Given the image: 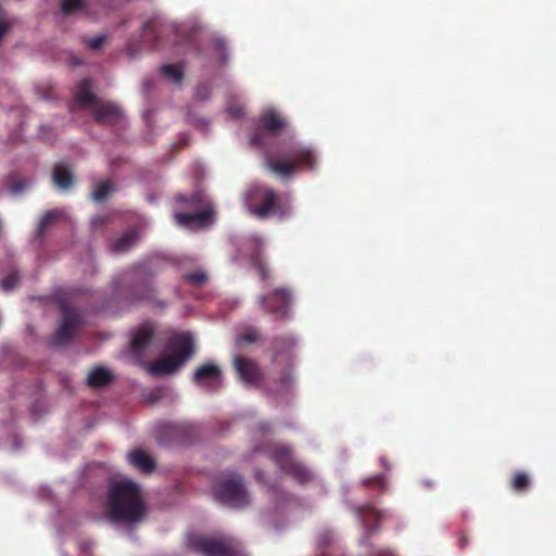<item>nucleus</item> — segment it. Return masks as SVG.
Returning <instances> with one entry per match:
<instances>
[{
  "label": "nucleus",
  "mask_w": 556,
  "mask_h": 556,
  "mask_svg": "<svg viewBox=\"0 0 556 556\" xmlns=\"http://www.w3.org/2000/svg\"><path fill=\"white\" fill-rule=\"evenodd\" d=\"M108 511L113 521H141L146 515V505L139 486L131 481L114 483L109 492Z\"/></svg>",
  "instance_id": "1"
},
{
  "label": "nucleus",
  "mask_w": 556,
  "mask_h": 556,
  "mask_svg": "<svg viewBox=\"0 0 556 556\" xmlns=\"http://www.w3.org/2000/svg\"><path fill=\"white\" fill-rule=\"evenodd\" d=\"M264 162L269 172L289 178L300 169L314 170L317 166V156L309 147L289 143L276 154L266 153Z\"/></svg>",
  "instance_id": "2"
},
{
  "label": "nucleus",
  "mask_w": 556,
  "mask_h": 556,
  "mask_svg": "<svg viewBox=\"0 0 556 556\" xmlns=\"http://www.w3.org/2000/svg\"><path fill=\"white\" fill-rule=\"evenodd\" d=\"M169 355L152 362L149 372L152 376H167L177 371L194 354V342L189 333L173 336L167 344Z\"/></svg>",
  "instance_id": "3"
},
{
  "label": "nucleus",
  "mask_w": 556,
  "mask_h": 556,
  "mask_svg": "<svg viewBox=\"0 0 556 556\" xmlns=\"http://www.w3.org/2000/svg\"><path fill=\"white\" fill-rule=\"evenodd\" d=\"M245 205L249 212L258 218L273 215L286 216L289 210L281 205L278 193L265 185H253L245 192Z\"/></svg>",
  "instance_id": "4"
},
{
  "label": "nucleus",
  "mask_w": 556,
  "mask_h": 556,
  "mask_svg": "<svg viewBox=\"0 0 556 556\" xmlns=\"http://www.w3.org/2000/svg\"><path fill=\"white\" fill-rule=\"evenodd\" d=\"M264 451L281 472L291 477L298 483L307 484L313 480L312 471L294 458L290 446L274 443L266 446Z\"/></svg>",
  "instance_id": "5"
},
{
  "label": "nucleus",
  "mask_w": 556,
  "mask_h": 556,
  "mask_svg": "<svg viewBox=\"0 0 556 556\" xmlns=\"http://www.w3.org/2000/svg\"><path fill=\"white\" fill-rule=\"evenodd\" d=\"M125 280H129L127 298L131 301L152 300L155 293L153 278L156 273L152 271L143 263H138L125 271Z\"/></svg>",
  "instance_id": "6"
},
{
  "label": "nucleus",
  "mask_w": 556,
  "mask_h": 556,
  "mask_svg": "<svg viewBox=\"0 0 556 556\" xmlns=\"http://www.w3.org/2000/svg\"><path fill=\"white\" fill-rule=\"evenodd\" d=\"M189 544L203 556H241L240 543L230 536H194Z\"/></svg>",
  "instance_id": "7"
},
{
  "label": "nucleus",
  "mask_w": 556,
  "mask_h": 556,
  "mask_svg": "<svg viewBox=\"0 0 556 556\" xmlns=\"http://www.w3.org/2000/svg\"><path fill=\"white\" fill-rule=\"evenodd\" d=\"M213 493L216 501L230 507L240 508L249 504V494L241 476L219 481Z\"/></svg>",
  "instance_id": "8"
},
{
  "label": "nucleus",
  "mask_w": 556,
  "mask_h": 556,
  "mask_svg": "<svg viewBox=\"0 0 556 556\" xmlns=\"http://www.w3.org/2000/svg\"><path fill=\"white\" fill-rule=\"evenodd\" d=\"M260 306L276 319H285L289 317L290 306L292 303V293L286 287L274 289L267 294L257 298Z\"/></svg>",
  "instance_id": "9"
},
{
  "label": "nucleus",
  "mask_w": 556,
  "mask_h": 556,
  "mask_svg": "<svg viewBox=\"0 0 556 556\" xmlns=\"http://www.w3.org/2000/svg\"><path fill=\"white\" fill-rule=\"evenodd\" d=\"M287 126V122L273 109L265 111L258 118L257 127L251 135V143L255 147H263L266 143L265 132L270 135L280 134Z\"/></svg>",
  "instance_id": "10"
},
{
  "label": "nucleus",
  "mask_w": 556,
  "mask_h": 556,
  "mask_svg": "<svg viewBox=\"0 0 556 556\" xmlns=\"http://www.w3.org/2000/svg\"><path fill=\"white\" fill-rule=\"evenodd\" d=\"M83 323V316L78 309L64 306L62 308V321L52 338V343L56 346L68 344Z\"/></svg>",
  "instance_id": "11"
},
{
  "label": "nucleus",
  "mask_w": 556,
  "mask_h": 556,
  "mask_svg": "<svg viewBox=\"0 0 556 556\" xmlns=\"http://www.w3.org/2000/svg\"><path fill=\"white\" fill-rule=\"evenodd\" d=\"M89 111L94 121L100 125L113 126L123 119V111L117 104L111 101L100 99L94 102Z\"/></svg>",
  "instance_id": "12"
},
{
  "label": "nucleus",
  "mask_w": 556,
  "mask_h": 556,
  "mask_svg": "<svg viewBox=\"0 0 556 556\" xmlns=\"http://www.w3.org/2000/svg\"><path fill=\"white\" fill-rule=\"evenodd\" d=\"M192 381L198 386L217 390L222 383V370L213 363L202 364L194 370Z\"/></svg>",
  "instance_id": "13"
},
{
  "label": "nucleus",
  "mask_w": 556,
  "mask_h": 556,
  "mask_svg": "<svg viewBox=\"0 0 556 556\" xmlns=\"http://www.w3.org/2000/svg\"><path fill=\"white\" fill-rule=\"evenodd\" d=\"M233 366L240 379L248 384H256L263 378L261 368L258 367L256 362H254L251 358L236 356L233 359Z\"/></svg>",
  "instance_id": "14"
},
{
  "label": "nucleus",
  "mask_w": 556,
  "mask_h": 556,
  "mask_svg": "<svg viewBox=\"0 0 556 556\" xmlns=\"http://www.w3.org/2000/svg\"><path fill=\"white\" fill-rule=\"evenodd\" d=\"M214 211L211 207L203 208L195 213H177L176 222L187 228H201L213 222Z\"/></svg>",
  "instance_id": "15"
},
{
  "label": "nucleus",
  "mask_w": 556,
  "mask_h": 556,
  "mask_svg": "<svg viewBox=\"0 0 556 556\" xmlns=\"http://www.w3.org/2000/svg\"><path fill=\"white\" fill-rule=\"evenodd\" d=\"M75 100L79 109L87 110H90L94 102L100 100L92 91V81L90 78H85L78 84Z\"/></svg>",
  "instance_id": "16"
},
{
  "label": "nucleus",
  "mask_w": 556,
  "mask_h": 556,
  "mask_svg": "<svg viewBox=\"0 0 556 556\" xmlns=\"http://www.w3.org/2000/svg\"><path fill=\"white\" fill-rule=\"evenodd\" d=\"M153 338V330L150 327H141L135 333L130 341V352L136 357L143 356L147 348Z\"/></svg>",
  "instance_id": "17"
},
{
  "label": "nucleus",
  "mask_w": 556,
  "mask_h": 556,
  "mask_svg": "<svg viewBox=\"0 0 556 556\" xmlns=\"http://www.w3.org/2000/svg\"><path fill=\"white\" fill-rule=\"evenodd\" d=\"M127 458L131 466L144 473L152 472L156 465L155 460L140 448L129 452Z\"/></svg>",
  "instance_id": "18"
},
{
  "label": "nucleus",
  "mask_w": 556,
  "mask_h": 556,
  "mask_svg": "<svg viewBox=\"0 0 556 556\" xmlns=\"http://www.w3.org/2000/svg\"><path fill=\"white\" fill-rule=\"evenodd\" d=\"M112 379L113 375L109 369L97 367L89 372L87 377V384L93 389L102 388L110 384Z\"/></svg>",
  "instance_id": "19"
},
{
  "label": "nucleus",
  "mask_w": 556,
  "mask_h": 556,
  "mask_svg": "<svg viewBox=\"0 0 556 556\" xmlns=\"http://www.w3.org/2000/svg\"><path fill=\"white\" fill-rule=\"evenodd\" d=\"M137 241V230H129L111 242V250L114 253H124L131 249Z\"/></svg>",
  "instance_id": "20"
},
{
  "label": "nucleus",
  "mask_w": 556,
  "mask_h": 556,
  "mask_svg": "<svg viewBox=\"0 0 556 556\" xmlns=\"http://www.w3.org/2000/svg\"><path fill=\"white\" fill-rule=\"evenodd\" d=\"M52 180L60 189H68L73 185V175L67 167L56 164L53 168Z\"/></svg>",
  "instance_id": "21"
},
{
  "label": "nucleus",
  "mask_w": 556,
  "mask_h": 556,
  "mask_svg": "<svg viewBox=\"0 0 556 556\" xmlns=\"http://www.w3.org/2000/svg\"><path fill=\"white\" fill-rule=\"evenodd\" d=\"M295 340L291 336H285V337H277L273 340L274 345V356L273 362H277L278 358L283 353H289V351L294 346Z\"/></svg>",
  "instance_id": "22"
},
{
  "label": "nucleus",
  "mask_w": 556,
  "mask_h": 556,
  "mask_svg": "<svg viewBox=\"0 0 556 556\" xmlns=\"http://www.w3.org/2000/svg\"><path fill=\"white\" fill-rule=\"evenodd\" d=\"M531 484V479L528 473L523 471H516L510 479V488L518 493L526 492Z\"/></svg>",
  "instance_id": "23"
},
{
  "label": "nucleus",
  "mask_w": 556,
  "mask_h": 556,
  "mask_svg": "<svg viewBox=\"0 0 556 556\" xmlns=\"http://www.w3.org/2000/svg\"><path fill=\"white\" fill-rule=\"evenodd\" d=\"M62 217V212L59 210H51L46 212L37 227V235L42 236L47 228Z\"/></svg>",
  "instance_id": "24"
},
{
  "label": "nucleus",
  "mask_w": 556,
  "mask_h": 556,
  "mask_svg": "<svg viewBox=\"0 0 556 556\" xmlns=\"http://www.w3.org/2000/svg\"><path fill=\"white\" fill-rule=\"evenodd\" d=\"M251 264L258 271L262 280L265 281L269 278V269L262 256V252L258 249L251 254Z\"/></svg>",
  "instance_id": "25"
},
{
  "label": "nucleus",
  "mask_w": 556,
  "mask_h": 556,
  "mask_svg": "<svg viewBox=\"0 0 556 556\" xmlns=\"http://www.w3.org/2000/svg\"><path fill=\"white\" fill-rule=\"evenodd\" d=\"M176 201L186 208L198 210L202 204V194L200 192H193L190 195L178 194Z\"/></svg>",
  "instance_id": "26"
},
{
  "label": "nucleus",
  "mask_w": 556,
  "mask_h": 556,
  "mask_svg": "<svg viewBox=\"0 0 556 556\" xmlns=\"http://www.w3.org/2000/svg\"><path fill=\"white\" fill-rule=\"evenodd\" d=\"M86 7V0H61V11L64 15L77 13L83 11Z\"/></svg>",
  "instance_id": "27"
},
{
  "label": "nucleus",
  "mask_w": 556,
  "mask_h": 556,
  "mask_svg": "<svg viewBox=\"0 0 556 556\" xmlns=\"http://www.w3.org/2000/svg\"><path fill=\"white\" fill-rule=\"evenodd\" d=\"M260 339L258 330L254 327L247 328L243 332L239 333L236 338L237 345H245L256 342Z\"/></svg>",
  "instance_id": "28"
},
{
  "label": "nucleus",
  "mask_w": 556,
  "mask_h": 556,
  "mask_svg": "<svg viewBox=\"0 0 556 556\" xmlns=\"http://www.w3.org/2000/svg\"><path fill=\"white\" fill-rule=\"evenodd\" d=\"M161 74L174 83H180L182 79V70L175 64H165L160 68Z\"/></svg>",
  "instance_id": "29"
},
{
  "label": "nucleus",
  "mask_w": 556,
  "mask_h": 556,
  "mask_svg": "<svg viewBox=\"0 0 556 556\" xmlns=\"http://www.w3.org/2000/svg\"><path fill=\"white\" fill-rule=\"evenodd\" d=\"M111 191H112L111 182L109 180L101 181L96 186V188L92 192V199L96 202H103L108 198V195L110 194Z\"/></svg>",
  "instance_id": "30"
},
{
  "label": "nucleus",
  "mask_w": 556,
  "mask_h": 556,
  "mask_svg": "<svg viewBox=\"0 0 556 556\" xmlns=\"http://www.w3.org/2000/svg\"><path fill=\"white\" fill-rule=\"evenodd\" d=\"M359 516L366 522V526L370 528V531L375 530V526L369 525V519H374L375 523L378 525L381 518V515L378 510L372 507H363L359 509Z\"/></svg>",
  "instance_id": "31"
},
{
  "label": "nucleus",
  "mask_w": 556,
  "mask_h": 556,
  "mask_svg": "<svg viewBox=\"0 0 556 556\" xmlns=\"http://www.w3.org/2000/svg\"><path fill=\"white\" fill-rule=\"evenodd\" d=\"M20 281V275L16 270L9 273L1 282V288L9 292L15 289Z\"/></svg>",
  "instance_id": "32"
},
{
  "label": "nucleus",
  "mask_w": 556,
  "mask_h": 556,
  "mask_svg": "<svg viewBox=\"0 0 556 556\" xmlns=\"http://www.w3.org/2000/svg\"><path fill=\"white\" fill-rule=\"evenodd\" d=\"M185 280L192 286L200 287L207 280V277H206L205 273H203L201 270H197V271L186 274Z\"/></svg>",
  "instance_id": "33"
},
{
  "label": "nucleus",
  "mask_w": 556,
  "mask_h": 556,
  "mask_svg": "<svg viewBox=\"0 0 556 556\" xmlns=\"http://www.w3.org/2000/svg\"><path fill=\"white\" fill-rule=\"evenodd\" d=\"M364 484L368 488H378V489L384 490L386 479L382 475H378V476L365 479Z\"/></svg>",
  "instance_id": "34"
},
{
  "label": "nucleus",
  "mask_w": 556,
  "mask_h": 556,
  "mask_svg": "<svg viewBox=\"0 0 556 556\" xmlns=\"http://www.w3.org/2000/svg\"><path fill=\"white\" fill-rule=\"evenodd\" d=\"M214 49L219 54L220 61L223 63H226V61H227V56H226L227 43H226V41L222 38H216L214 40Z\"/></svg>",
  "instance_id": "35"
},
{
  "label": "nucleus",
  "mask_w": 556,
  "mask_h": 556,
  "mask_svg": "<svg viewBox=\"0 0 556 556\" xmlns=\"http://www.w3.org/2000/svg\"><path fill=\"white\" fill-rule=\"evenodd\" d=\"M164 433L178 438L186 432V427L179 425H166L163 428Z\"/></svg>",
  "instance_id": "36"
},
{
  "label": "nucleus",
  "mask_w": 556,
  "mask_h": 556,
  "mask_svg": "<svg viewBox=\"0 0 556 556\" xmlns=\"http://www.w3.org/2000/svg\"><path fill=\"white\" fill-rule=\"evenodd\" d=\"M211 94V87L208 84H200L195 89V97L199 100H206Z\"/></svg>",
  "instance_id": "37"
},
{
  "label": "nucleus",
  "mask_w": 556,
  "mask_h": 556,
  "mask_svg": "<svg viewBox=\"0 0 556 556\" xmlns=\"http://www.w3.org/2000/svg\"><path fill=\"white\" fill-rule=\"evenodd\" d=\"M227 113L232 118H241L244 115V109L241 104H230L227 106Z\"/></svg>",
  "instance_id": "38"
},
{
  "label": "nucleus",
  "mask_w": 556,
  "mask_h": 556,
  "mask_svg": "<svg viewBox=\"0 0 556 556\" xmlns=\"http://www.w3.org/2000/svg\"><path fill=\"white\" fill-rule=\"evenodd\" d=\"M9 30V24L5 22V13L0 7V40L5 35V33Z\"/></svg>",
  "instance_id": "39"
},
{
  "label": "nucleus",
  "mask_w": 556,
  "mask_h": 556,
  "mask_svg": "<svg viewBox=\"0 0 556 556\" xmlns=\"http://www.w3.org/2000/svg\"><path fill=\"white\" fill-rule=\"evenodd\" d=\"M104 41H105L104 36H97V37L90 38L87 42L91 49L97 50V49L101 48V46L104 43Z\"/></svg>",
  "instance_id": "40"
},
{
  "label": "nucleus",
  "mask_w": 556,
  "mask_h": 556,
  "mask_svg": "<svg viewBox=\"0 0 556 556\" xmlns=\"http://www.w3.org/2000/svg\"><path fill=\"white\" fill-rule=\"evenodd\" d=\"M292 376L289 371L285 372L280 378L281 390H287L292 384Z\"/></svg>",
  "instance_id": "41"
},
{
  "label": "nucleus",
  "mask_w": 556,
  "mask_h": 556,
  "mask_svg": "<svg viewBox=\"0 0 556 556\" xmlns=\"http://www.w3.org/2000/svg\"><path fill=\"white\" fill-rule=\"evenodd\" d=\"M255 479H256L260 483H263V484H265V485H268V486H269L270 489H273V490L275 489V486H274V485H270V484L266 481V479H265V475H264L263 470H261V469L255 470Z\"/></svg>",
  "instance_id": "42"
},
{
  "label": "nucleus",
  "mask_w": 556,
  "mask_h": 556,
  "mask_svg": "<svg viewBox=\"0 0 556 556\" xmlns=\"http://www.w3.org/2000/svg\"><path fill=\"white\" fill-rule=\"evenodd\" d=\"M156 21L150 20L143 24V30L144 31H151L152 34H155L156 31Z\"/></svg>",
  "instance_id": "43"
},
{
  "label": "nucleus",
  "mask_w": 556,
  "mask_h": 556,
  "mask_svg": "<svg viewBox=\"0 0 556 556\" xmlns=\"http://www.w3.org/2000/svg\"><path fill=\"white\" fill-rule=\"evenodd\" d=\"M24 189V184L23 182H16L12 186V191L13 192H20Z\"/></svg>",
  "instance_id": "44"
},
{
  "label": "nucleus",
  "mask_w": 556,
  "mask_h": 556,
  "mask_svg": "<svg viewBox=\"0 0 556 556\" xmlns=\"http://www.w3.org/2000/svg\"><path fill=\"white\" fill-rule=\"evenodd\" d=\"M144 88H146V89H149V88H150V84H149V81H146V83H144Z\"/></svg>",
  "instance_id": "45"
},
{
  "label": "nucleus",
  "mask_w": 556,
  "mask_h": 556,
  "mask_svg": "<svg viewBox=\"0 0 556 556\" xmlns=\"http://www.w3.org/2000/svg\"><path fill=\"white\" fill-rule=\"evenodd\" d=\"M466 543H467L466 539H463L462 546H465Z\"/></svg>",
  "instance_id": "46"
}]
</instances>
